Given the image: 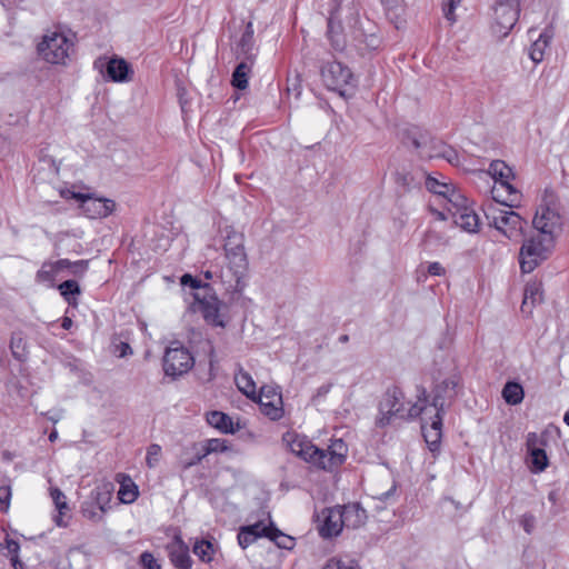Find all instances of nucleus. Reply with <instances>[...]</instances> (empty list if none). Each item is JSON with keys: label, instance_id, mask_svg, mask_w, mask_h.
I'll return each instance as SVG.
<instances>
[{"label": "nucleus", "instance_id": "nucleus-1", "mask_svg": "<svg viewBox=\"0 0 569 569\" xmlns=\"http://www.w3.org/2000/svg\"><path fill=\"white\" fill-rule=\"evenodd\" d=\"M282 439L293 455L325 471H333L342 466L348 455V447L342 439L332 440L326 449L317 447L306 436L296 432H286Z\"/></svg>", "mask_w": 569, "mask_h": 569}, {"label": "nucleus", "instance_id": "nucleus-2", "mask_svg": "<svg viewBox=\"0 0 569 569\" xmlns=\"http://www.w3.org/2000/svg\"><path fill=\"white\" fill-rule=\"evenodd\" d=\"M427 390L421 388L418 401L409 407L405 403V393L398 386L389 387L382 395L378 405V416L376 426L385 428L392 423L395 419H413L428 413Z\"/></svg>", "mask_w": 569, "mask_h": 569}, {"label": "nucleus", "instance_id": "nucleus-3", "mask_svg": "<svg viewBox=\"0 0 569 569\" xmlns=\"http://www.w3.org/2000/svg\"><path fill=\"white\" fill-rule=\"evenodd\" d=\"M193 299V311L200 312L209 326L224 328L228 325L229 307L218 298L209 283L204 284L203 292H194Z\"/></svg>", "mask_w": 569, "mask_h": 569}, {"label": "nucleus", "instance_id": "nucleus-4", "mask_svg": "<svg viewBox=\"0 0 569 569\" xmlns=\"http://www.w3.org/2000/svg\"><path fill=\"white\" fill-rule=\"evenodd\" d=\"M553 238L542 233L525 238L519 251V264L523 273L532 272L542 261H545L550 252Z\"/></svg>", "mask_w": 569, "mask_h": 569}, {"label": "nucleus", "instance_id": "nucleus-5", "mask_svg": "<svg viewBox=\"0 0 569 569\" xmlns=\"http://www.w3.org/2000/svg\"><path fill=\"white\" fill-rule=\"evenodd\" d=\"M489 226L495 227L505 237L512 241H519L525 237L527 221L512 210H502L489 204L485 211Z\"/></svg>", "mask_w": 569, "mask_h": 569}, {"label": "nucleus", "instance_id": "nucleus-6", "mask_svg": "<svg viewBox=\"0 0 569 569\" xmlns=\"http://www.w3.org/2000/svg\"><path fill=\"white\" fill-rule=\"evenodd\" d=\"M73 42L63 32L48 31L37 44L39 56L51 64H67Z\"/></svg>", "mask_w": 569, "mask_h": 569}, {"label": "nucleus", "instance_id": "nucleus-7", "mask_svg": "<svg viewBox=\"0 0 569 569\" xmlns=\"http://www.w3.org/2000/svg\"><path fill=\"white\" fill-rule=\"evenodd\" d=\"M461 383V377L458 373H453L441 381L433 385L431 393H427L426 406L428 412L431 408L435 412L445 415L446 409L452 403L458 395V387Z\"/></svg>", "mask_w": 569, "mask_h": 569}, {"label": "nucleus", "instance_id": "nucleus-8", "mask_svg": "<svg viewBox=\"0 0 569 569\" xmlns=\"http://www.w3.org/2000/svg\"><path fill=\"white\" fill-rule=\"evenodd\" d=\"M224 260L226 266L218 264V282L227 292L240 295L246 287L248 259L236 256L234 260Z\"/></svg>", "mask_w": 569, "mask_h": 569}, {"label": "nucleus", "instance_id": "nucleus-9", "mask_svg": "<svg viewBox=\"0 0 569 569\" xmlns=\"http://www.w3.org/2000/svg\"><path fill=\"white\" fill-rule=\"evenodd\" d=\"M321 79L328 90L346 94L347 88L356 87V78L348 66L339 61H329L321 67Z\"/></svg>", "mask_w": 569, "mask_h": 569}, {"label": "nucleus", "instance_id": "nucleus-10", "mask_svg": "<svg viewBox=\"0 0 569 569\" xmlns=\"http://www.w3.org/2000/svg\"><path fill=\"white\" fill-rule=\"evenodd\" d=\"M93 68L106 80L119 83L131 81L134 73L131 64L118 56L110 58L106 56L98 57L93 61Z\"/></svg>", "mask_w": 569, "mask_h": 569}, {"label": "nucleus", "instance_id": "nucleus-11", "mask_svg": "<svg viewBox=\"0 0 569 569\" xmlns=\"http://www.w3.org/2000/svg\"><path fill=\"white\" fill-rule=\"evenodd\" d=\"M194 366L191 352L183 346L172 343L163 356V371L173 379L187 373Z\"/></svg>", "mask_w": 569, "mask_h": 569}, {"label": "nucleus", "instance_id": "nucleus-12", "mask_svg": "<svg viewBox=\"0 0 569 569\" xmlns=\"http://www.w3.org/2000/svg\"><path fill=\"white\" fill-rule=\"evenodd\" d=\"M520 14V0H497L493 8V32L507 37L516 26Z\"/></svg>", "mask_w": 569, "mask_h": 569}, {"label": "nucleus", "instance_id": "nucleus-13", "mask_svg": "<svg viewBox=\"0 0 569 569\" xmlns=\"http://www.w3.org/2000/svg\"><path fill=\"white\" fill-rule=\"evenodd\" d=\"M256 401L260 406L261 412L272 421L280 420L283 415L282 393L279 387L262 386L257 393Z\"/></svg>", "mask_w": 569, "mask_h": 569}, {"label": "nucleus", "instance_id": "nucleus-14", "mask_svg": "<svg viewBox=\"0 0 569 569\" xmlns=\"http://www.w3.org/2000/svg\"><path fill=\"white\" fill-rule=\"evenodd\" d=\"M422 436L431 452H438L442 439V420L445 415L437 412L422 415Z\"/></svg>", "mask_w": 569, "mask_h": 569}, {"label": "nucleus", "instance_id": "nucleus-15", "mask_svg": "<svg viewBox=\"0 0 569 569\" xmlns=\"http://www.w3.org/2000/svg\"><path fill=\"white\" fill-rule=\"evenodd\" d=\"M166 551L170 563L176 569H191L193 560L190 557L189 546L183 541L180 535H176L166 546Z\"/></svg>", "mask_w": 569, "mask_h": 569}, {"label": "nucleus", "instance_id": "nucleus-16", "mask_svg": "<svg viewBox=\"0 0 569 569\" xmlns=\"http://www.w3.org/2000/svg\"><path fill=\"white\" fill-rule=\"evenodd\" d=\"M561 224L560 214L549 206H541L532 220L537 232L553 238V231Z\"/></svg>", "mask_w": 569, "mask_h": 569}, {"label": "nucleus", "instance_id": "nucleus-17", "mask_svg": "<svg viewBox=\"0 0 569 569\" xmlns=\"http://www.w3.org/2000/svg\"><path fill=\"white\" fill-rule=\"evenodd\" d=\"M223 236V250L224 259L234 260L236 256L247 259L244 251V237L241 232L237 231L233 227L227 226L222 230Z\"/></svg>", "mask_w": 569, "mask_h": 569}, {"label": "nucleus", "instance_id": "nucleus-18", "mask_svg": "<svg viewBox=\"0 0 569 569\" xmlns=\"http://www.w3.org/2000/svg\"><path fill=\"white\" fill-rule=\"evenodd\" d=\"M116 209V202L108 198L90 194L86 204H82V212L91 219L106 218Z\"/></svg>", "mask_w": 569, "mask_h": 569}, {"label": "nucleus", "instance_id": "nucleus-19", "mask_svg": "<svg viewBox=\"0 0 569 569\" xmlns=\"http://www.w3.org/2000/svg\"><path fill=\"white\" fill-rule=\"evenodd\" d=\"M257 47L254 43V29L252 21L246 24L244 31L238 40L234 48L237 59L254 61L257 57Z\"/></svg>", "mask_w": 569, "mask_h": 569}, {"label": "nucleus", "instance_id": "nucleus-20", "mask_svg": "<svg viewBox=\"0 0 569 569\" xmlns=\"http://www.w3.org/2000/svg\"><path fill=\"white\" fill-rule=\"evenodd\" d=\"M325 519L319 526V535L325 539L337 537L342 531L343 520L340 515L339 506L326 509Z\"/></svg>", "mask_w": 569, "mask_h": 569}, {"label": "nucleus", "instance_id": "nucleus-21", "mask_svg": "<svg viewBox=\"0 0 569 569\" xmlns=\"http://www.w3.org/2000/svg\"><path fill=\"white\" fill-rule=\"evenodd\" d=\"M340 515H342L343 527L348 529H358L367 521V511L359 502H352L339 506Z\"/></svg>", "mask_w": 569, "mask_h": 569}, {"label": "nucleus", "instance_id": "nucleus-22", "mask_svg": "<svg viewBox=\"0 0 569 569\" xmlns=\"http://www.w3.org/2000/svg\"><path fill=\"white\" fill-rule=\"evenodd\" d=\"M491 193L495 201L509 208L516 207L521 199L520 191L510 183V180L500 182V186H495Z\"/></svg>", "mask_w": 569, "mask_h": 569}, {"label": "nucleus", "instance_id": "nucleus-23", "mask_svg": "<svg viewBox=\"0 0 569 569\" xmlns=\"http://www.w3.org/2000/svg\"><path fill=\"white\" fill-rule=\"evenodd\" d=\"M68 259H59L57 261H46L36 273V281L38 283H44L48 287L53 288L56 286V277L58 273L66 269L68 266Z\"/></svg>", "mask_w": 569, "mask_h": 569}, {"label": "nucleus", "instance_id": "nucleus-24", "mask_svg": "<svg viewBox=\"0 0 569 569\" xmlns=\"http://www.w3.org/2000/svg\"><path fill=\"white\" fill-rule=\"evenodd\" d=\"M407 139L410 141L416 150H420L422 156L428 157V152L440 151L441 148L437 142H431L433 139L427 131L412 129L407 132Z\"/></svg>", "mask_w": 569, "mask_h": 569}, {"label": "nucleus", "instance_id": "nucleus-25", "mask_svg": "<svg viewBox=\"0 0 569 569\" xmlns=\"http://www.w3.org/2000/svg\"><path fill=\"white\" fill-rule=\"evenodd\" d=\"M453 222L463 231L476 233L479 231L480 219L473 209L468 207L461 211H452Z\"/></svg>", "mask_w": 569, "mask_h": 569}, {"label": "nucleus", "instance_id": "nucleus-26", "mask_svg": "<svg viewBox=\"0 0 569 569\" xmlns=\"http://www.w3.org/2000/svg\"><path fill=\"white\" fill-rule=\"evenodd\" d=\"M113 490L114 486L112 482L103 481L100 485H98L91 492L93 503L102 513H106L107 510L110 508V501L112 498Z\"/></svg>", "mask_w": 569, "mask_h": 569}, {"label": "nucleus", "instance_id": "nucleus-27", "mask_svg": "<svg viewBox=\"0 0 569 569\" xmlns=\"http://www.w3.org/2000/svg\"><path fill=\"white\" fill-rule=\"evenodd\" d=\"M327 37L331 47L336 51H342L346 48V38L342 32V24L340 21H336L333 12H330V16L328 17Z\"/></svg>", "mask_w": 569, "mask_h": 569}, {"label": "nucleus", "instance_id": "nucleus-28", "mask_svg": "<svg viewBox=\"0 0 569 569\" xmlns=\"http://www.w3.org/2000/svg\"><path fill=\"white\" fill-rule=\"evenodd\" d=\"M118 481L120 483V488L118 491V498L122 503H132L139 496L138 486L132 481V479L123 473H119Z\"/></svg>", "mask_w": 569, "mask_h": 569}, {"label": "nucleus", "instance_id": "nucleus-29", "mask_svg": "<svg viewBox=\"0 0 569 569\" xmlns=\"http://www.w3.org/2000/svg\"><path fill=\"white\" fill-rule=\"evenodd\" d=\"M234 382L239 391H241L247 398L256 401L258 393L256 382L242 367H239L236 371Z\"/></svg>", "mask_w": 569, "mask_h": 569}, {"label": "nucleus", "instance_id": "nucleus-30", "mask_svg": "<svg viewBox=\"0 0 569 569\" xmlns=\"http://www.w3.org/2000/svg\"><path fill=\"white\" fill-rule=\"evenodd\" d=\"M240 60L241 61L232 72L231 84L238 90H244L248 88V80L254 61L243 59Z\"/></svg>", "mask_w": 569, "mask_h": 569}, {"label": "nucleus", "instance_id": "nucleus-31", "mask_svg": "<svg viewBox=\"0 0 569 569\" xmlns=\"http://www.w3.org/2000/svg\"><path fill=\"white\" fill-rule=\"evenodd\" d=\"M207 422L223 433H234L233 422L230 416L221 411H210L207 413Z\"/></svg>", "mask_w": 569, "mask_h": 569}, {"label": "nucleus", "instance_id": "nucleus-32", "mask_svg": "<svg viewBox=\"0 0 569 569\" xmlns=\"http://www.w3.org/2000/svg\"><path fill=\"white\" fill-rule=\"evenodd\" d=\"M552 36V31L546 29L540 33L539 38L531 44L529 50V57L535 63H539L543 60L545 50L550 44Z\"/></svg>", "mask_w": 569, "mask_h": 569}, {"label": "nucleus", "instance_id": "nucleus-33", "mask_svg": "<svg viewBox=\"0 0 569 569\" xmlns=\"http://www.w3.org/2000/svg\"><path fill=\"white\" fill-rule=\"evenodd\" d=\"M58 290L69 306H78V297L81 295V288L76 280H66L58 286Z\"/></svg>", "mask_w": 569, "mask_h": 569}, {"label": "nucleus", "instance_id": "nucleus-34", "mask_svg": "<svg viewBox=\"0 0 569 569\" xmlns=\"http://www.w3.org/2000/svg\"><path fill=\"white\" fill-rule=\"evenodd\" d=\"M227 450L226 441L221 439H209L204 447L203 453L196 455L190 461L184 462L183 469H188L194 465L201 462V460L209 453L212 452H223Z\"/></svg>", "mask_w": 569, "mask_h": 569}, {"label": "nucleus", "instance_id": "nucleus-35", "mask_svg": "<svg viewBox=\"0 0 569 569\" xmlns=\"http://www.w3.org/2000/svg\"><path fill=\"white\" fill-rule=\"evenodd\" d=\"M193 553L204 563L213 560L217 552L216 546L207 539H197L192 546Z\"/></svg>", "mask_w": 569, "mask_h": 569}, {"label": "nucleus", "instance_id": "nucleus-36", "mask_svg": "<svg viewBox=\"0 0 569 569\" xmlns=\"http://www.w3.org/2000/svg\"><path fill=\"white\" fill-rule=\"evenodd\" d=\"M488 172L493 178L496 186H500V182L510 180L513 178L511 168L502 160H493L489 164Z\"/></svg>", "mask_w": 569, "mask_h": 569}, {"label": "nucleus", "instance_id": "nucleus-37", "mask_svg": "<svg viewBox=\"0 0 569 569\" xmlns=\"http://www.w3.org/2000/svg\"><path fill=\"white\" fill-rule=\"evenodd\" d=\"M525 397L523 388L516 381H508L502 389V398L508 405L516 406L522 402Z\"/></svg>", "mask_w": 569, "mask_h": 569}, {"label": "nucleus", "instance_id": "nucleus-38", "mask_svg": "<svg viewBox=\"0 0 569 569\" xmlns=\"http://www.w3.org/2000/svg\"><path fill=\"white\" fill-rule=\"evenodd\" d=\"M10 350L14 359L26 361L28 359L27 341L21 332H14L10 341Z\"/></svg>", "mask_w": 569, "mask_h": 569}, {"label": "nucleus", "instance_id": "nucleus-39", "mask_svg": "<svg viewBox=\"0 0 569 569\" xmlns=\"http://www.w3.org/2000/svg\"><path fill=\"white\" fill-rule=\"evenodd\" d=\"M445 199H447L448 203L450 204L448 207V210L451 213L452 211H461L470 207L468 198L465 194H462L459 190H457L455 186L450 189Z\"/></svg>", "mask_w": 569, "mask_h": 569}, {"label": "nucleus", "instance_id": "nucleus-40", "mask_svg": "<svg viewBox=\"0 0 569 569\" xmlns=\"http://www.w3.org/2000/svg\"><path fill=\"white\" fill-rule=\"evenodd\" d=\"M430 141L437 142L438 146L441 148V150L437 151V152H428V158H443L449 163H458L459 162V156L452 147L446 144L443 141L438 140V139H430Z\"/></svg>", "mask_w": 569, "mask_h": 569}, {"label": "nucleus", "instance_id": "nucleus-41", "mask_svg": "<svg viewBox=\"0 0 569 569\" xmlns=\"http://www.w3.org/2000/svg\"><path fill=\"white\" fill-rule=\"evenodd\" d=\"M528 453L530 457V470L533 473H540L548 467L549 459L545 449H536Z\"/></svg>", "mask_w": 569, "mask_h": 569}, {"label": "nucleus", "instance_id": "nucleus-42", "mask_svg": "<svg viewBox=\"0 0 569 569\" xmlns=\"http://www.w3.org/2000/svg\"><path fill=\"white\" fill-rule=\"evenodd\" d=\"M452 187L453 184L451 183L441 182L429 174L426 176V188L435 194L445 198Z\"/></svg>", "mask_w": 569, "mask_h": 569}, {"label": "nucleus", "instance_id": "nucleus-43", "mask_svg": "<svg viewBox=\"0 0 569 569\" xmlns=\"http://www.w3.org/2000/svg\"><path fill=\"white\" fill-rule=\"evenodd\" d=\"M269 530L271 531L270 540L273 541L279 548L288 550L293 548L295 542L292 537L284 535L276 526Z\"/></svg>", "mask_w": 569, "mask_h": 569}, {"label": "nucleus", "instance_id": "nucleus-44", "mask_svg": "<svg viewBox=\"0 0 569 569\" xmlns=\"http://www.w3.org/2000/svg\"><path fill=\"white\" fill-rule=\"evenodd\" d=\"M6 549L8 550L9 555L11 556V565L14 569H23V563L19 559L18 552L20 549L19 542L13 539H6Z\"/></svg>", "mask_w": 569, "mask_h": 569}, {"label": "nucleus", "instance_id": "nucleus-45", "mask_svg": "<svg viewBox=\"0 0 569 569\" xmlns=\"http://www.w3.org/2000/svg\"><path fill=\"white\" fill-rule=\"evenodd\" d=\"M547 436L541 433V435H538L536 432H529L528 436H527V441H526V446H527V451L530 452L532 450H536V449H545V447L547 446Z\"/></svg>", "mask_w": 569, "mask_h": 569}, {"label": "nucleus", "instance_id": "nucleus-46", "mask_svg": "<svg viewBox=\"0 0 569 569\" xmlns=\"http://www.w3.org/2000/svg\"><path fill=\"white\" fill-rule=\"evenodd\" d=\"M273 523L270 522L269 525H264L262 521H258L253 525L243 526L247 530L251 531L252 533H257V538H269L271 537V531L269 529L273 528Z\"/></svg>", "mask_w": 569, "mask_h": 569}, {"label": "nucleus", "instance_id": "nucleus-47", "mask_svg": "<svg viewBox=\"0 0 569 569\" xmlns=\"http://www.w3.org/2000/svg\"><path fill=\"white\" fill-rule=\"evenodd\" d=\"M89 262L90 260L70 261L68 259L69 264L66 266V269H69L74 277H82L89 268Z\"/></svg>", "mask_w": 569, "mask_h": 569}, {"label": "nucleus", "instance_id": "nucleus-48", "mask_svg": "<svg viewBox=\"0 0 569 569\" xmlns=\"http://www.w3.org/2000/svg\"><path fill=\"white\" fill-rule=\"evenodd\" d=\"M161 453V447L157 443H152L148 447L146 463L149 468H154L159 462Z\"/></svg>", "mask_w": 569, "mask_h": 569}, {"label": "nucleus", "instance_id": "nucleus-49", "mask_svg": "<svg viewBox=\"0 0 569 569\" xmlns=\"http://www.w3.org/2000/svg\"><path fill=\"white\" fill-rule=\"evenodd\" d=\"M139 563L143 569H161V565L150 551H143L140 555Z\"/></svg>", "mask_w": 569, "mask_h": 569}, {"label": "nucleus", "instance_id": "nucleus-50", "mask_svg": "<svg viewBox=\"0 0 569 569\" xmlns=\"http://www.w3.org/2000/svg\"><path fill=\"white\" fill-rule=\"evenodd\" d=\"M237 538L239 546L243 549L252 545L258 539L257 533H252L243 527L240 528Z\"/></svg>", "mask_w": 569, "mask_h": 569}, {"label": "nucleus", "instance_id": "nucleus-51", "mask_svg": "<svg viewBox=\"0 0 569 569\" xmlns=\"http://www.w3.org/2000/svg\"><path fill=\"white\" fill-rule=\"evenodd\" d=\"M50 496L56 505V508L59 510L60 515H62L63 510L68 509L64 493L59 488H51Z\"/></svg>", "mask_w": 569, "mask_h": 569}, {"label": "nucleus", "instance_id": "nucleus-52", "mask_svg": "<svg viewBox=\"0 0 569 569\" xmlns=\"http://www.w3.org/2000/svg\"><path fill=\"white\" fill-rule=\"evenodd\" d=\"M322 569H359L358 566L352 562H345L340 559L331 558L322 567Z\"/></svg>", "mask_w": 569, "mask_h": 569}, {"label": "nucleus", "instance_id": "nucleus-53", "mask_svg": "<svg viewBox=\"0 0 569 569\" xmlns=\"http://www.w3.org/2000/svg\"><path fill=\"white\" fill-rule=\"evenodd\" d=\"M181 283L186 287H190L191 289H194L196 292H203V287L206 283H201V281L191 274H183L181 277Z\"/></svg>", "mask_w": 569, "mask_h": 569}, {"label": "nucleus", "instance_id": "nucleus-54", "mask_svg": "<svg viewBox=\"0 0 569 569\" xmlns=\"http://www.w3.org/2000/svg\"><path fill=\"white\" fill-rule=\"evenodd\" d=\"M82 515L93 521H100L103 518V515L100 510L97 511L91 503H86L82 506Z\"/></svg>", "mask_w": 569, "mask_h": 569}, {"label": "nucleus", "instance_id": "nucleus-55", "mask_svg": "<svg viewBox=\"0 0 569 569\" xmlns=\"http://www.w3.org/2000/svg\"><path fill=\"white\" fill-rule=\"evenodd\" d=\"M531 300V303L535 305L537 301H540L541 293L539 292L538 288L536 287H527L525 290V298L522 301V308L528 303V300Z\"/></svg>", "mask_w": 569, "mask_h": 569}, {"label": "nucleus", "instance_id": "nucleus-56", "mask_svg": "<svg viewBox=\"0 0 569 569\" xmlns=\"http://www.w3.org/2000/svg\"><path fill=\"white\" fill-rule=\"evenodd\" d=\"M461 0H447V3L443 7L445 17L451 21H456L455 10L460 4Z\"/></svg>", "mask_w": 569, "mask_h": 569}, {"label": "nucleus", "instance_id": "nucleus-57", "mask_svg": "<svg viewBox=\"0 0 569 569\" xmlns=\"http://www.w3.org/2000/svg\"><path fill=\"white\" fill-rule=\"evenodd\" d=\"M396 182L406 190H409L412 186L413 177L409 172H398L396 174Z\"/></svg>", "mask_w": 569, "mask_h": 569}, {"label": "nucleus", "instance_id": "nucleus-58", "mask_svg": "<svg viewBox=\"0 0 569 569\" xmlns=\"http://www.w3.org/2000/svg\"><path fill=\"white\" fill-rule=\"evenodd\" d=\"M520 525L522 526L523 530L527 532V533H531L535 529V525H536V518L531 513H525L522 515L521 519H520Z\"/></svg>", "mask_w": 569, "mask_h": 569}, {"label": "nucleus", "instance_id": "nucleus-59", "mask_svg": "<svg viewBox=\"0 0 569 569\" xmlns=\"http://www.w3.org/2000/svg\"><path fill=\"white\" fill-rule=\"evenodd\" d=\"M201 273L207 280H212L214 283L218 282V264H209Z\"/></svg>", "mask_w": 569, "mask_h": 569}, {"label": "nucleus", "instance_id": "nucleus-60", "mask_svg": "<svg viewBox=\"0 0 569 569\" xmlns=\"http://www.w3.org/2000/svg\"><path fill=\"white\" fill-rule=\"evenodd\" d=\"M428 273L430 276H443L446 273V269L439 262H431L428 266Z\"/></svg>", "mask_w": 569, "mask_h": 569}, {"label": "nucleus", "instance_id": "nucleus-61", "mask_svg": "<svg viewBox=\"0 0 569 569\" xmlns=\"http://www.w3.org/2000/svg\"><path fill=\"white\" fill-rule=\"evenodd\" d=\"M70 194L69 197L71 199H74L80 202V208L82 209V204H86L87 198L90 197V193H81V192H74V191H68Z\"/></svg>", "mask_w": 569, "mask_h": 569}, {"label": "nucleus", "instance_id": "nucleus-62", "mask_svg": "<svg viewBox=\"0 0 569 569\" xmlns=\"http://www.w3.org/2000/svg\"><path fill=\"white\" fill-rule=\"evenodd\" d=\"M387 10H393L401 6L403 0H380Z\"/></svg>", "mask_w": 569, "mask_h": 569}, {"label": "nucleus", "instance_id": "nucleus-63", "mask_svg": "<svg viewBox=\"0 0 569 569\" xmlns=\"http://www.w3.org/2000/svg\"><path fill=\"white\" fill-rule=\"evenodd\" d=\"M6 496L2 497V500H1V503H2V512H6L9 508V505H10V498H11V490H10V487H6Z\"/></svg>", "mask_w": 569, "mask_h": 569}, {"label": "nucleus", "instance_id": "nucleus-64", "mask_svg": "<svg viewBox=\"0 0 569 569\" xmlns=\"http://www.w3.org/2000/svg\"><path fill=\"white\" fill-rule=\"evenodd\" d=\"M396 488H397V487H396V485H392V487H391L389 490H387V491L382 492V493L378 497V499H379V500H381V501H388V500L390 499V497H392V496H393V493H395V491H396Z\"/></svg>", "mask_w": 569, "mask_h": 569}]
</instances>
